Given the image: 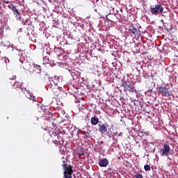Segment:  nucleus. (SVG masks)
<instances>
[{"label":"nucleus","mask_w":178,"mask_h":178,"mask_svg":"<svg viewBox=\"0 0 178 178\" xmlns=\"http://www.w3.org/2000/svg\"><path fill=\"white\" fill-rule=\"evenodd\" d=\"M132 87H133V86H131V84H130V83H129V88H129V89H130V88H131Z\"/></svg>","instance_id":"c85d7f7f"},{"label":"nucleus","mask_w":178,"mask_h":178,"mask_svg":"<svg viewBox=\"0 0 178 178\" xmlns=\"http://www.w3.org/2000/svg\"><path fill=\"white\" fill-rule=\"evenodd\" d=\"M108 164H109V161H108V159H103L99 163V165L101 168H106V166H108Z\"/></svg>","instance_id":"9d476101"},{"label":"nucleus","mask_w":178,"mask_h":178,"mask_svg":"<svg viewBox=\"0 0 178 178\" xmlns=\"http://www.w3.org/2000/svg\"><path fill=\"white\" fill-rule=\"evenodd\" d=\"M0 17H2V14L1 13V11H0Z\"/></svg>","instance_id":"c756f323"},{"label":"nucleus","mask_w":178,"mask_h":178,"mask_svg":"<svg viewBox=\"0 0 178 178\" xmlns=\"http://www.w3.org/2000/svg\"><path fill=\"white\" fill-rule=\"evenodd\" d=\"M149 10L152 15H154V16H158V15H160V13H163L164 8L161 2H157V3L154 6H150Z\"/></svg>","instance_id":"f03ea898"},{"label":"nucleus","mask_w":178,"mask_h":178,"mask_svg":"<svg viewBox=\"0 0 178 178\" xmlns=\"http://www.w3.org/2000/svg\"><path fill=\"white\" fill-rule=\"evenodd\" d=\"M22 67L24 70H29V67H30V63L27 62L22 63Z\"/></svg>","instance_id":"ddd939ff"},{"label":"nucleus","mask_w":178,"mask_h":178,"mask_svg":"<svg viewBox=\"0 0 178 178\" xmlns=\"http://www.w3.org/2000/svg\"><path fill=\"white\" fill-rule=\"evenodd\" d=\"M44 62H46V63H49V60H43Z\"/></svg>","instance_id":"cd10ccee"},{"label":"nucleus","mask_w":178,"mask_h":178,"mask_svg":"<svg viewBox=\"0 0 178 178\" xmlns=\"http://www.w3.org/2000/svg\"><path fill=\"white\" fill-rule=\"evenodd\" d=\"M129 87H130V83H127L125 87L124 88V91H127V90H129Z\"/></svg>","instance_id":"aec40b11"},{"label":"nucleus","mask_w":178,"mask_h":178,"mask_svg":"<svg viewBox=\"0 0 178 178\" xmlns=\"http://www.w3.org/2000/svg\"><path fill=\"white\" fill-rule=\"evenodd\" d=\"M78 155H79V156H83V155H84V151H82L81 152L77 153Z\"/></svg>","instance_id":"4be33fe9"},{"label":"nucleus","mask_w":178,"mask_h":178,"mask_svg":"<svg viewBox=\"0 0 178 178\" xmlns=\"http://www.w3.org/2000/svg\"><path fill=\"white\" fill-rule=\"evenodd\" d=\"M135 177H136V178H143V175H141V174H138V175H135Z\"/></svg>","instance_id":"412c9836"},{"label":"nucleus","mask_w":178,"mask_h":178,"mask_svg":"<svg viewBox=\"0 0 178 178\" xmlns=\"http://www.w3.org/2000/svg\"><path fill=\"white\" fill-rule=\"evenodd\" d=\"M108 137L111 138V134H108Z\"/></svg>","instance_id":"7c9ffc66"},{"label":"nucleus","mask_w":178,"mask_h":178,"mask_svg":"<svg viewBox=\"0 0 178 178\" xmlns=\"http://www.w3.org/2000/svg\"><path fill=\"white\" fill-rule=\"evenodd\" d=\"M59 81L56 78L50 81L49 87L53 91V93L56 97H58L62 92V87L59 86Z\"/></svg>","instance_id":"f257e3e1"},{"label":"nucleus","mask_w":178,"mask_h":178,"mask_svg":"<svg viewBox=\"0 0 178 178\" xmlns=\"http://www.w3.org/2000/svg\"><path fill=\"white\" fill-rule=\"evenodd\" d=\"M47 128L49 130V134H50L51 137H56L58 134H59V129L54 128L55 126L54 125V122L51 121H48Z\"/></svg>","instance_id":"20e7f679"},{"label":"nucleus","mask_w":178,"mask_h":178,"mask_svg":"<svg viewBox=\"0 0 178 178\" xmlns=\"http://www.w3.org/2000/svg\"><path fill=\"white\" fill-rule=\"evenodd\" d=\"M22 91L24 94L26 92H27V90L26 89H22Z\"/></svg>","instance_id":"a878e982"},{"label":"nucleus","mask_w":178,"mask_h":178,"mask_svg":"<svg viewBox=\"0 0 178 178\" xmlns=\"http://www.w3.org/2000/svg\"><path fill=\"white\" fill-rule=\"evenodd\" d=\"M63 169L64 170V178H72V175H73V165L66 163L63 161L62 164Z\"/></svg>","instance_id":"7ed1b4c3"},{"label":"nucleus","mask_w":178,"mask_h":178,"mask_svg":"<svg viewBox=\"0 0 178 178\" xmlns=\"http://www.w3.org/2000/svg\"><path fill=\"white\" fill-rule=\"evenodd\" d=\"M170 154V146L168 144H165L163 148L160 151L161 156H168Z\"/></svg>","instance_id":"0eeeda50"},{"label":"nucleus","mask_w":178,"mask_h":178,"mask_svg":"<svg viewBox=\"0 0 178 178\" xmlns=\"http://www.w3.org/2000/svg\"><path fill=\"white\" fill-rule=\"evenodd\" d=\"M8 8L10 9V10H12L14 16H15L17 20H20V13H19V10H17V8H16V6L12 4H9L8 6Z\"/></svg>","instance_id":"6e6552de"},{"label":"nucleus","mask_w":178,"mask_h":178,"mask_svg":"<svg viewBox=\"0 0 178 178\" xmlns=\"http://www.w3.org/2000/svg\"><path fill=\"white\" fill-rule=\"evenodd\" d=\"M99 130L102 134H104V133H106L108 131V128L105 125V124H99Z\"/></svg>","instance_id":"9b49d317"},{"label":"nucleus","mask_w":178,"mask_h":178,"mask_svg":"<svg viewBox=\"0 0 178 178\" xmlns=\"http://www.w3.org/2000/svg\"><path fill=\"white\" fill-rule=\"evenodd\" d=\"M41 70H42L41 65L38 64H33V74L36 73L38 74L37 79H38V80H41V79H42V74H41Z\"/></svg>","instance_id":"423d86ee"},{"label":"nucleus","mask_w":178,"mask_h":178,"mask_svg":"<svg viewBox=\"0 0 178 178\" xmlns=\"http://www.w3.org/2000/svg\"><path fill=\"white\" fill-rule=\"evenodd\" d=\"M10 80H16V75H13L12 77H10Z\"/></svg>","instance_id":"b1692460"},{"label":"nucleus","mask_w":178,"mask_h":178,"mask_svg":"<svg viewBox=\"0 0 178 178\" xmlns=\"http://www.w3.org/2000/svg\"><path fill=\"white\" fill-rule=\"evenodd\" d=\"M87 137H88V136H85V138H87Z\"/></svg>","instance_id":"2f4dec72"},{"label":"nucleus","mask_w":178,"mask_h":178,"mask_svg":"<svg viewBox=\"0 0 178 178\" xmlns=\"http://www.w3.org/2000/svg\"><path fill=\"white\" fill-rule=\"evenodd\" d=\"M55 137H56V138L55 140H59V142H60V141H62V140H63V138H62V136H60V134L59 133Z\"/></svg>","instance_id":"dca6fc26"},{"label":"nucleus","mask_w":178,"mask_h":178,"mask_svg":"<svg viewBox=\"0 0 178 178\" xmlns=\"http://www.w3.org/2000/svg\"><path fill=\"white\" fill-rule=\"evenodd\" d=\"M129 92H134L135 94H138V91L136 90V88L133 87L129 89Z\"/></svg>","instance_id":"2eb2a0df"},{"label":"nucleus","mask_w":178,"mask_h":178,"mask_svg":"<svg viewBox=\"0 0 178 178\" xmlns=\"http://www.w3.org/2000/svg\"><path fill=\"white\" fill-rule=\"evenodd\" d=\"M129 31L131 33V34H133L135 36V38H137L138 40L140 38V37H141V32L140 31V29H137V28H136L134 26H130Z\"/></svg>","instance_id":"1a4fd4ad"},{"label":"nucleus","mask_w":178,"mask_h":178,"mask_svg":"<svg viewBox=\"0 0 178 178\" xmlns=\"http://www.w3.org/2000/svg\"><path fill=\"white\" fill-rule=\"evenodd\" d=\"M127 84V82L126 81H124L122 83V86L124 88L126 87V85Z\"/></svg>","instance_id":"5701e85b"},{"label":"nucleus","mask_w":178,"mask_h":178,"mask_svg":"<svg viewBox=\"0 0 178 178\" xmlns=\"http://www.w3.org/2000/svg\"><path fill=\"white\" fill-rule=\"evenodd\" d=\"M144 169L146 172H148V170H151V166L147 164L144 166Z\"/></svg>","instance_id":"f3484780"},{"label":"nucleus","mask_w":178,"mask_h":178,"mask_svg":"<svg viewBox=\"0 0 178 178\" xmlns=\"http://www.w3.org/2000/svg\"><path fill=\"white\" fill-rule=\"evenodd\" d=\"M29 99L31 101H33V102H35V96H31L30 95L29 97H28Z\"/></svg>","instance_id":"6ab92c4d"},{"label":"nucleus","mask_w":178,"mask_h":178,"mask_svg":"<svg viewBox=\"0 0 178 178\" xmlns=\"http://www.w3.org/2000/svg\"><path fill=\"white\" fill-rule=\"evenodd\" d=\"M90 122H91L92 126H97V124H98L99 123V120L98 118H97V117L94 116V117L91 118Z\"/></svg>","instance_id":"f8f14e48"},{"label":"nucleus","mask_w":178,"mask_h":178,"mask_svg":"<svg viewBox=\"0 0 178 178\" xmlns=\"http://www.w3.org/2000/svg\"><path fill=\"white\" fill-rule=\"evenodd\" d=\"M3 2L6 3H10V1H6V0H4Z\"/></svg>","instance_id":"bb28decb"},{"label":"nucleus","mask_w":178,"mask_h":178,"mask_svg":"<svg viewBox=\"0 0 178 178\" xmlns=\"http://www.w3.org/2000/svg\"><path fill=\"white\" fill-rule=\"evenodd\" d=\"M53 143L55 144L56 147H58L59 144H60V142H59V139H55L54 140H53Z\"/></svg>","instance_id":"a211bd4d"},{"label":"nucleus","mask_w":178,"mask_h":178,"mask_svg":"<svg viewBox=\"0 0 178 178\" xmlns=\"http://www.w3.org/2000/svg\"><path fill=\"white\" fill-rule=\"evenodd\" d=\"M15 84H16L17 87H19L20 86V83L19 82H17V81H15Z\"/></svg>","instance_id":"393cba45"},{"label":"nucleus","mask_w":178,"mask_h":178,"mask_svg":"<svg viewBox=\"0 0 178 178\" xmlns=\"http://www.w3.org/2000/svg\"><path fill=\"white\" fill-rule=\"evenodd\" d=\"M10 60L9 58H6L5 60H0V63H1L2 65H8V63H9Z\"/></svg>","instance_id":"4468645a"},{"label":"nucleus","mask_w":178,"mask_h":178,"mask_svg":"<svg viewBox=\"0 0 178 178\" xmlns=\"http://www.w3.org/2000/svg\"><path fill=\"white\" fill-rule=\"evenodd\" d=\"M106 19H108V15H106Z\"/></svg>","instance_id":"473e14b6"},{"label":"nucleus","mask_w":178,"mask_h":178,"mask_svg":"<svg viewBox=\"0 0 178 178\" xmlns=\"http://www.w3.org/2000/svg\"><path fill=\"white\" fill-rule=\"evenodd\" d=\"M157 91L162 94V97H170V95H172V90L170 88L165 86H158Z\"/></svg>","instance_id":"39448f33"}]
</instances>
